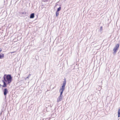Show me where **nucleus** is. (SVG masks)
<instances>
[{
	"label": "nucleus",
	"mask_w": 120,
	"mask_h": 120,
	"mask_svg": "<svg viewBox=\"0 0 120 120\" xmlns=\"http://www.w3.org/2000/svg\"><path fill=\"white\" fill-rule=\"evenodd\" d=\"M3 78V79L2 80V82L3 84L2 85L1 83L0 82V86H2L3 87H6L7 86L6 83H7V84H10L12 81V78L10 75H5Z\"/></svg>",
	"instance_id": "f257e3e1"
},
{
	"label": "nucleus",
	"mask_w": 120,
	"mask_h": 120,
	"mask_svg": "<svg viewBox=\"0 0 120 120\" xmlns=\"http://www.w3.org/2000/svg\"><path fill=\"white\" fill-rule=\"evenodd\" d=\"M120 46V45L119 44H117L116 45L115 47L113 49L114 54H116L117 51L118 50Z\"/></svg>",
	"instance_id": "f03ea898"
},
{
	"label": "nucleus",
	"mask_w": 120,
	"mask_h": 120,
	"mask_svg": "<svg viewBox=\"0 0 120 120\" xmlns=\"http://www.w3.org/2000/svg\"><path fill=\"white\" fill-rule=\"evenodd\" d=\"M62 98L63 96L62 94H60V96L57 100V101L58 102L61 101L62 100Z\"/></svg>",
	"instance_id": "7ed1b4c3"
},
{
	"label": "nucleus",
	"mask_w": 120,
	"mask_h": 120,
	"mask_svg": "<svg viewBox=\"0 0 120 120\" xmlns=\"http://www.w3.org/2000/svg\"><path fill=\"white\" fill-rule=\"evenodd\" d=\"M8 92V91L7 89V88L5 89L4 91V94L5 96H6Z\"/></svg>",
	"instance_id": "20e7f679"
},
{
	"label": "nucleus",
	"mask_w": 120,
	"mask_h": 120,
	"mask_svg": "<svg viewBox=\"0 0 120 120\" xmlns=\"http://www.w3.org/2000/svg\"><path fill=\"white\" fill-rule=\"evenodd\" d=\"M64 89V88H62V87L60 88L59 90V91L60 92V94H62Z\"/></svg>",
	"instance_id": "39448f33"
},
{
	"label": "nucleus",
	"mask_w": 120,
	"mask_h": 120,
	"mask_svg": "<svg viewBox=\"0 0 120 120\" xmlns=\"http://www.w3.org/2000/svg\"><path fill=\"white\" fill-rule=\"evenodd\" d=\"M66 80L65 79L64 81L63 82V85L62 86V88H65V87L66 84Z\"/></svg>",
	"instance_id": "423d86ee"
},
{
	"label": "nucleus",
	"mask_w": 120,
	"mask_h": 120,
	"mask_svg": "<svg viewBox=\"0 0 120 120\" xmlns=\"http://www.w3.org/2000/svg\"><path fill=\"white\" fill-rule=\"evenodd\" d=\"M4 57V54L3 53L0 54V59H2Z\"/></svg>",
	"instance_id": "0eeeda50"
},
{
	"label": "nucleus",
	"mask_w": 120,
	"mask_h": 120,
	"mask_svg": "<svg viewBox=\"0 0 120 120\" xmlns=\"http://www.w3.org/2000/svg\"><path fill=\"white\" fill-rule=\"evenodd\" d=\"M34 14L32 13L30 15V18H34Z\"/></svg>",
	"instance_id": "6e6552de"
},
{
	"label": "nucleus",
	"mask_w": 120,
	"mask_h": 120,
	"mask_svg": "<svg viewBox=\"0 0 120 120\" xmlns=\"http://www.w3.org/2000/svg\"><path fill=\"white\" fill-rule=\"evenodd\" d=\"M118 117H119L120 116V109H118Z\"/></svg>",
	"instance_id": "1a4fd4ad"
},
{
	"label": "nucleus",
	"mask_w": 120,
	"mask_h": 120,
	"mask_svg": "<svg viewBox=\"0 0 120 120\" xmlns=\"http://www.w3.org/2000/svg\"><path fill=\"white\" fill-rule=\"evenodd\" d=\"M59 12H58V11H56V16L57 17L59 15Z\"/></svg>",
	"instance_id": "9d476101"
},
{
	"label": "nucleus",
	"mask_w": 120,
	"mask_h": 120,
	"mask_svg": "<svg viewBox=\"0 0 120 120\" xmlns=\"http://www.w3.org/2000/svg\"><path fill=\"white\" fill-rule=\"evenodd\" d=\"M61 7H59V8H58L57 11L58 12L59 11H60L61 10Z\"/></svg>",
	"instance_id": "9b49d317"
},
{
	"label": "nucleus",
	"mask_w": 120,
	"mask_h": 120,
	"mask_svg": "<svg viewBox=\"0 0 120 120\" xmlns=\"http://www.w3.org/2000/svg\"><path fill=\"white\" fill-rule=\"evenodd\" d=\"M2 51V49L0 48V52Z\"/></svg>",
	"instance_id": "f8f14e48"
},
{
	"label": "nucleus",
	"mask_w": 120,
	"mask_h": 120,
	"mask_svg": "<svg viewBox=\"0 0 120 120\" xmlns=\"http://www.w3.org/2000/svg\"><path fill=\"white\" fill-rule=\"evenodd\" d=\"M15 52H11V53H14Z\"/></svg>",
	"instance_id": "ddd939ff"
},
{
	"label": "nucleus",
	"mask_w": 120,
	"mask_h": 120,
	"mask_svg": "<svg viewBox=\"0 0 120 120\" xmlns=\"http://www.w3.org/2000/svg\"><path fill=\"white\" fill-rule=\"evenodd\" d=\"M28 77H27V78H28Z\"/></svg>",
	"instance_id": "4468645a"
}]
</instances>
